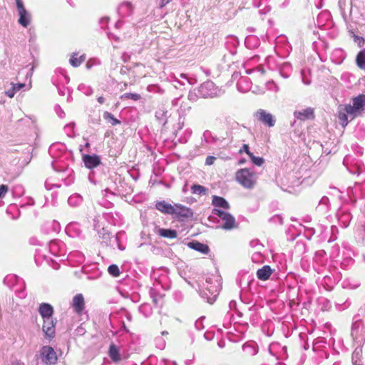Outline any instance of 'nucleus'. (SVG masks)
Listing matches in <instances>:
<instances>
[{"label":"nucleus","mask_w":365,"mask_h":365,"mask_svg":"<svg viewBox=\"0 0 365 365\" xmlns=\"http://www.w3.org/2000/svg\"><path fill=\"white\" fill-rule=\"evenodd\" d=\"M98 102L101 104H103L104 103V98L103 96L98 97Z\"/></svg>","instance_id":"nucleus-33"},{"label":"nucleus","mask_w":365,"mask_h":365,"mask_svg":"<svg viewBox=\"0 0 365 365\" xmlns=\"http://www.w3.org/2000/svg\"><path fill=\"white\" fill-rule=\"evenodd\" d=\"M103 118L106 120H112V125H113L120 124V123L118 119L115 118L114 116L110 113L107 112V111L103 113Z\"/></svg>","instance_id":"nucleus-27"},{"label":"nucleus","mask_w":365,"mask_h":365,"mask_svg":"<svg viewBox=\"0 0 365 365\" xmlns=\"http://www.w3.org/2000/svg\"><path fill=\"white\" fill-rule=\"evenodd\" d=\"M353 365H361L360 364H357L356 362L354 363Z\"/></svg>","instance_id":"nucleus-36"},{"label":"nucleus","mask_w":365,"mask_h":365,"mask_svg":"<svg viewBox=\"0 0 365 365\" xmlns=\"http://www.w3.org/2000/svg\"><path fill=\"white\" fill-rule=\"evenodd\" d=\"M212 204L219 207H222L224 209H229L230 205L226 200L222 197L213 196L212 197Z\"/></svg>","instance_id":"nucleus-19"},{"label":"nucleus","mask_w":365,"mask_h":365,"mask_svg":"<svg viewBox=\"0 0 365 365\" xmlns=\"http://www.w3.org/2000/svg\"><path fill=\"white\" fill-rule=\"evenodd\" d=\"M349 112H353L356 116L365 106V95L361 94L353 99V106L347 105Z\"/></svg>","instance_id":"nucleus-6"},{"label":"nucleus","mask_w":365,"mask_h":365,"mask_svg":"<svg viewBox=\"0 0 365 365\" xmlns=\"http://www.w3.org/2000/svg\"><path fill=\"white\" fill-rule=\"evenodd\" d=\"M9 190V187L6 185H0V198L4 196Z\"/></svg>","instance_id":"nucleus-30"},{"label":"nucleus","mask_w":365,"mask_h":365,"mask_svg":"<svg viewBox=\"0 0 365 365\" xmlns=\"http://www.w3.org/2000/svg\"><path fill=\"white\" fill-rule=\"evenodd\" d=\"M86 60L85 55H81V56L78 57L77 53H73L71 56V58L69 60L70 63L73 67H78L83 62H84Z\"/></svg>","instance_id":"nucleus-20"},{"label":"nucleus","mask_w":365,"mask_h":365,"mask_svg":"<svg viewBox=\"0 0 365 365\" xmlns=\"http://www.w3.org/2000/svg\"><path fill=\"white\" fill-rule=\"evenodd\" d=\"M245 163V159H242V160H240L239 161V164H240V165H242V164H243V163Z\"/></svg>","instance_id":"nucleus-35"},{"label":"nucleus","mask_w":365,"mask_h":365,"mask_svg":"<svg viewBox=\"0 0 365 365\" xmlns=\"http://www.w3.org/2000/svg\"><path fill=\"white\" fill-rule=\"evenodd\" d=\"M108 273L113 277H117L120 276V272L116 264H111L108 268Z\"/></svg>","instance_id":"nucleus-24"},{"label":"nucleus","mask_w":365,"mask_h":365,"mask_svg":"<svg viewBox=\"0 0 365 365\" xmlns=\"http://www.w3.org/2000/svg\"><path fill=\"white\" fill-rule=\"evenodd\" d=\"M155 207L157 210L165 214L173 215V212H175L173 205L165 201L157 202Z\"/></svg>","instance_id":"nucleus-16"},{"label":"nucleus","mask_w":365,"mask_h":365,"mask_svg":"<svg viewBox=\"0 0 365 365\" xmlns=\"http://www.w3.org/2000/svg\"><path fill=\"white\" fill-rule=\"evenodd\" d=\"M294 115L298 120L302 121L314 118V110L311 108H306L302 111H295Z\"/></svg>","instance_id":"nucleus-12"},{"label":"nucleus","mask_w":365,"mask_h":365,"mask_svg":"<svg viewBox=\"0 0 365 365\" xmlns=\"http://www.w3.org/2000/svg\"><path fill=\"white\" fill-rule=\"evenodd\" d=\"M108 354L113 362L117 363L121 360L120 349L113 343L110 345Z\"/></svg>","instance_id":"nucleus-14"},{"label":"nucleus","mask_w":365,"mask_h":365,"mask_svg":"<svg viewBox=\"0 0 365 365\" xmlns=\"http://www.w3.org/2000/svg\"><path fill=\"white\" fill-rule=\"evenodd\" d=\"M225 222L222 225V228L224 230H232L236 227V222L234 217L230 213L227 214L224 218L222 219Z\"/></svg>","instance_id":"nucleus-18"},{"label":"nucleus","mask_w":365,"mask_h":365,"mask_svg":"<svg viewBox=\"0 0 365 365\" xmlns=\"http://www.w3.org/2000/svg\"><path fill=\"white\" fill-rule=\"evenodd\" d=\"M40 356L42 361L46 364L54 365L57 363V354L50 346H43L41 349Z\"/></svg>","instance_id":"nucleus-2"},{"label":"nucleus","mask_w":365,"mask_h":365,"mask_svg":"<svg viewBox=\"0 0 365 365\" xmlns=\"http://www.w3.org/2000/svg\"><path fill=\"white\" fill-rule=\"evenodd\" d=\"M187 246L190 248L197 250L202 254H207L210 251L209 247L207 245L195 240L189 242Z\"/></svg>","instance_id":"nucleus-15"},{"label":"nucleus","mask_w":365,"mask_h":365,"mask_svg":"<svg viewBox=\"0 0 365 365\" xmlns=\"http://www.w3.org/2000/svg\"><path fill=\"white\" fill-rule=\"evenodd\" d=\"M82 158L85 166L88 169L96 168L101 164V159L96 155H90L85 154Z\"/></svg>","instance_id":"nucleus-9"},{"label":"nucleus","mask_w":365,"mask_h":365,"mask_svg":"<svg viewBox=\"0 0 365 365\" xmlns=\"http://www.w3.org/2000/svg\"><path fill=\"white\" fill-rule=\"evenodd\" d=\"M122 99H131L133 101H138L141 98V96L138 93H126L121 96Z\"/></svg>","instance_id":"nucleus-25"},{"label":"nucleus","mask_w":365,"mask_h":365,"mask_svg":"<svg viewBox=\"0 0 365 365\" xmlns=\"http://www.w3.org/2000/svg\"><path fill=\"white\" fill-rule=\"evenodd\" d=\"M215 160H216L215 157H214V156H208V157H207V158L205 160V164L207 165H212L215 163Z\"/></svg>","instance_id":"nucleus-31"},{"label":"nucleus","mask_w":365,"mask_h":365,"mask_svg":"<svg viewBox=\"0 0 365 365\" xmlns=\"http://www.w3.org/2000/svg\"><path fill=\"white\" fill-rule=\"evenodd\" d=\"M155 233L158 236L166 239H175L178 237V232L176 230L160 228L158 227L155 228Z\"/></svg>","instance_id":"nucleus-11"},{"label":"nucleus","mask_w":365,"mask_h":365,"mask_svg":"<svg viewBox=\"0 0 365 365\" xmlns=\"http://www.w3.org/2000/svg\"><path fill=\"white\" fill-rule=\"evenodd\" d=\"M272 273V269L269 265H264L257 272V276L260 280H267Z\"/></svg>","instance_id":"nucleus-17"},{"label":"nucleus","mask_w":365,"mask_h":365,"mask_svg":"<svg viewBox=\"0 0 365 365\" xmlns=\"http://www.w3.org/2000/svg\"><path fill=\"white\" fill-rule=\"evenodd\" d=\"M191 191L193 194L206 195L207 189L202 185L194 184L191 187Z\"/></svg>","instance_id":"nucleus-23"},{"label":"nucleus","mask_w":365,"mask_h":365,"mask_svg":"<svg viewBox=\"0 0 365 365\" xmlns=\"http://www.w3.org/2000/svg\"><path fill=\"white\" fill-rule=\"evenodd\" d=\"M38 312L41 316L45 319H50L52 318V315L53 313V307L51 304L47 303H43L41 304L38 307Z\"/></svg>","instance_id":"nucleus-13"},{"label":"nucleus","mask_w":365,"mask_h":365,"mask_svg":"<svg viewBox=\"0 0 365 365\" xmlns=\"http://www.w3.org/2000/svg\"><path fill=\"white\" fill-rule=\"evenodd\" d=\"M11 365H23L19 361L16 360L11 363Z\"/></svg>","instance_id":"nucleus-34"},{"label":"nucleus","mask_w":365,"mask_h":365,"mask_svg":"<svg viewBox=\"0 0 365 365\" xmlns=\"http://www.w3.org/2000/svg\"><path fill=\"white\" fill-rule=\"evenodd\" d=\"M16 4L19 15L18 22L24 27H27L31 22V16L25 9L21 0H16Z\"/></svg>","instance_id":"nucleus-3"},{"label":"nucleus","mask_w":365,"mask_h":365,"mask_svg":"<svg viewBox=\"0 0 365 365\" xmlns=\"http://www.w3.org/2000/svg\"><path fill=\"white\" fill-rule=\"evenodd\" d=\"M172 0H161L160 2V7L165 6L166 4H168L169 2H170Z\"/></svg>","instance_id":"nucleus-32"},{"label":"nucleus","mask_w":365,"mask_h":365,"mask_svg":"<svg viewBox=\"0 0 365 365\" xmlns=\"http://www.w3.org/2000/svg\"><path fill=\"white\" fill-rule=\"evenodd\" d=\"M72 306L74 311L81 314L85 308V300L82 294H77L73 298Z\"/></svg>","instance_id":"nucleus-10"},{"label":"nucleus","mask_w":365,"mask_h":365,"mask_svg":"<svg viewBox=\"0 0 365 365\" xmlns=\"http://www.w3.org/2000/svg\"><path fill=\"white\" fill-rule=\"evenodd\" d=\"M255 116L257 118L258 120L268 127H273L275 125L276 120L274 116L271 113H267L266 110L263 109H259L256 112Z\"/></svg>","instance_id":"nucleus-4"},{"label":"nucleus","mask_w":365,"mask_h":365,"mask_svg":"<svg viewBox=\"0 0 365 365\" xmlns=\"http://www.w3.org/2000/svg\"><path fill=\"white\" fill-rule=\"evenodd\" d=\"M56 322L53 321V318L43 319V324L42 330L46 338L51 339L55 336L56 332Z\"/></svg>","instance_id":"nucleus-5"},{"label":"nucleus","mask_w":365,"mask_h":365,"mask_svg":"<svg viewBox=\"0 0 365 365\" xmlns=\"http://www.w3.org/2000/svg\"><path fill=\"white\" fill-rule=\"evenodd\" d=\"M212 213L217 215L218 217H220L221 219L224 218L225 216H227V214L228 212H224V211H222L220 210H218V209H214L212 210Z\"/></svg>","instance_id":"nucleus-28"},{"label":"nucleus","mask_w":365,"mask_h":365,"mask_svg":"<svg viewBox=\"0 0 365 365\" xmlns=\"http://www.w3.org/2000/svg\"><path fill=\"white\" fill-rule=\"evenodd\" d=\"M250 160H252V162L253 163V164L257 165V166H261L263 165V163H264V160L263 158L262 157H256L254 155L253 153H252L251 155H249Z\"/></svg>","instance_id":"nucleus-26"},{"label":"nucleus","mask_w":365,"mask_h":365,"mask_svg":"<svg viewBox=\"0 0 365 365\" xmlns=\"http://www.w3.org/2000/svg\"><path fill=\"white\" fill-rule=\"evenodd\" d=\"M11 85L12 87L6 91V95L11 98L14 96L17 91L25 86L24 83H11Z\"/></svg>","instance_id":"nucleus-21"},{"label":"nucleus","mask_w":365,"mask_h":365,"mask_svg":"<svg viewBox=\"0 0 365 365\" xmlns=\"http://www.w3.org/2000/svg\"><path fill=\"white\" fill-rule=\"evenodd\" d=\"M349 117H350L351 120H353L356 115L353 112H349L348 106L346 105L344 108H341L338 113L339 123L343 127H345L348 124Z\"/></svg>","instance_id":"nucleus-8"},{"label":"nucleus","mask_w":365,"mask_h":365,"mask_svg":"<svg viewBox=\"0 0 365 365\" xmlns=\"http://www.w3.org/2000/svg\"><path fill=\"white\" fill-rule=\"evenodd\" d=\"M243 152L246 153L248 156L252 153L250 152V147L247 144H244L242 148L239 150L240 154H242Z\"/></svg>","instance_id":"nucleus-29"},{"label":"nucleus","mask_w":365,"mask_h":365,"mask_svg":"<svg viewBox=\"0 0 365 365\" xmlns=\"http://www.w3.org/2000/svg\"><path fill=\"white\" fill-rule=\"evenodd\" d=\"M356 64L361 68L365 70V50L360 51L356 56Z\"/></svg>","instance_id":"nucleus-22"},{"label":"nucleus","mask_w":365,"mask_h":365,"mask_svg":"<svg viewBox=\"0 0 365 365\" xmlns=\"http://www.w3.org/2000/svg\"><path fill=\"white\" fill-rule=\"evenodd\" d=\"M174 212L173 215L178 218H189L193 215L192 210L184 205L180 204L173 205Z\"/></svg>","instance_id":"nucleus-7"},{"label":"nucleus","mask_w":365,"mask_h":365,"mask_svg":"<svg viewBox=\"0 0 365 365\" xmlns=\"http://www.w3.org/2000/svg\"><path fill=\"white\" fill-rule=\"evenodd\" d=\"M235 178L242 186L251 189L256 184L257 175L248 168H242L236 172Z\"/></svg>","instance_id":"nucleus-1"}]
</instances>
